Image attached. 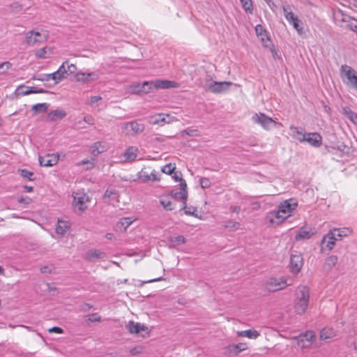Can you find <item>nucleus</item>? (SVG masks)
<instances>
[{"label": "nucleus", "instance_id": "obj_1", "mask_svg": "<svg viewBox=\"0 0 357 357\" xmlns=\"http://www.w3.org/2000/svg\"><path fill=\"white\" fill-rule=\"evenodd\" d=\"M297 205V202L291 199L281 202L277 211H272L268 214V218L270 222L273 225L280 224L291 216Z\"/></svg>", "mask_w": 357, "mask_h": 357}, {"label": "nucleus", "instance_id": "obj_2", "mask_svg": "<svg viewBox=\"0 0 357 357\" xmlns=\"http://www.w3.org/2000/svg\"><path fill=\"white\" fill-rule=\"evenodd\" d=\"M310 290L306 286H299L295 293L294 307L298 314H303L307 309Z\"/></svg>", "mask_w": 357, "mask_h": 357}, {"label": "nucleus", "instance_id": "obj_3", "mask_svg": "<svg viewBox=\"0 0 357 357\" xmlns=\"http://www.w3.org/2000/svg\"><path fill=\"white\" fill-rule=\"evenodd\" d=\"M181 188L179 191L177 190H172L169 195L174 199L175 200H181V209L184 210V213L186 215H193L195 216V213L197 211L195 207H188L186 206V200L188 197L187 192H186V183L184 180L181 179Z\"/></svg>", "mask_w": 357, "mask_h": 357}, {"label": "nucleus", "instance_id": "obj_4", "mask_svg": "<svg viewBox=\"0 0 357 357\" xmlns=\"http://www.w3.org/2000/svg\"><path fill=\"white\" fill-rule=\"evenodd\" d=\"M293 284L292 280L286 277L267 278L263 283L265 289L269 292H275L285 289Z\"/></svg>", "mask_w": 357, "mask_h": 357}, {"label": "nucleus", "instance_id": "obj_5", "mask_svg": "<svg viewBox=\"0 0 357 357\" xmlns=\"http://www.w3.org/2000/svg\"><path fill=\"white\" fill-rule=\"evenodd\" d=\"M340 76L347 86L357 91V72L352 67L347 64L342 65Z\"/></svg>", "mask_w": 357, "mask_h": 357}, {"label": "nucleus", "instance_id": "obj_6", "mask_svg": "<svg viewBox=\"0 0 357 357\" xmlns=\"http://www.w3.org/2000/svg\"><path fill=\"white\" fill-rule=\"evenodd\" d=\"M253 123L260 126L264 130L269 131L276 126H282V123L273 119L264 113H255L251 118Z\"/></svg>", "mask_w": 357, "mask_h": 357}, {"label": "nucleus", "instance_id": "obj_7", "mask_svg": "<svg viewBox=\"0 0 357 357\" xmlns=\"http://www.w3.org/2000/svg\"><path fill=\"white\" fill-rule=\"evenodd\" d=\"M232 85L233 83L231 82H215L207 79L206 80L205 87L206 90L212 93H221L228 91Z\"/></svg>", "mask_w": 357, "mask_h": 357}, {"label": "nucleus", "instance_id": "obj_8", "mask_svg": "<svg viewBox=\"0 0 357 357\" xmlns=\"http://www.w3.org/2000/svg\"><path fill=\"white\" fill-rule=\"evenodd\" d=\"M296 344L301 349L309 348L315 340V334L312 331H307L298 336L293 337Z\"/></svg>", "mask_w": 357, "mask_h": 357}, {"label": "nucleus", "instance_id": "obj_9", "mask_svg": "<svg viewBox=\"0 0 357 357\" xmlns=\"http://www.w3.org/2000/svg\"><path fill=\"white\" fill-rule=\"evenodd\" d=\"M73 206L75 210L82 213L87 208L86 204L89 202V197L84 192L73 193Z\"/></svg>", "mask_w": 357, "mask_h": 357}, {"label": "nucleus", "instance_id": "obj_10", "mask_svg": "<svg viewBox=\"0 0 357 357\" xmlns=\"http://www.w3.org/2000/svg\"><path fill=\"white\" fill-rule=\"evenodd\" d=\"M178 119L169 114L159 113L149 117V123L151 125L163 126L177 121Z\"/></svg>", "mask_w": 357, "mask_h": 357}, {"label": "nucleus", "instance_id": "obj_11", "mask_svg": "<svg viewBox=\"0 0 357 357\" xmlns=\"http://www.w3.org/2000/svg\"><path fill=\"white\" fill-rule=\"evenodd\" d=\"M122 130L126 135H135L142 132L145 126L143 123L132 121L125 122L121 126Z\"/></svg>", "mask_w": 357, "mask_h": 357}, {"label": "nucleus", "instance_id": "obj_12", "mask_svg": "<svg viewBox=\"0 0 357 357\" xmlns=\"http://www.w3.org/2000/svg\"><path fill=\"white\" fill-rule=\"evenodd\" d=\"M137 178L142 183L158 181L160 180V174L155 169L150 170L149 167H144L137 173Z\"/></svg>", "mask_w": 357, "mask_h": 357}, {"label": "nucleus", "instance_id": "obj_13", "mask_svg": "<svg viewBox=\"0 0 357 357\" xmlns=\"http://www.w3.org/2000/svg\"><path fill=\"white\" fill-rule=\"evenodd\" d=\"M47 36L46 31L38 32L30 31L26 34V43L28 45L33 46L46 41Z\"/></svg>", "mask_w": 357, "mask_h": 357}, {"label": "nucleus", "instance_id": "obj_14", "mask_svg": "<svg viewBox=\"0 0 357 357\" xmlns=\"http://www.w3.org/2000/svg\"><path fill=\"white\" fill-rule=\"evenodd\" d=\"M297 140L300 142H307L314 147H319L322 144V137L317 132H307L303 135V137H298Z\"/></svg>", "mask_w": 357, "mask_h": 357}, {"label": "nucleus", "instance_id": "obj_15", "mask_svg": "<svg viewBox=\"0 0 357 357\" xmlns=\"http://www.w3.org/2000/svg\"><path fill=\"white\" fill-rule=\"evenodd\" d=\"M283 11L285 18L288 22L293 26V27L296 30L299 35H302L303 33V29L301 25V20L297 17H296L291 10H289V7L284 6Z\"/></svg>", "mask_w": 357, "mask_h": 357}, {"label": "nucleus", "instance_id": "obj_16", "mask_svg": "<svg viewBox=\"0 0 357 357\" xmlns=\"http://www.w3.org/2000/svg\"><path fill=\"white\" fill-rule=\"evenodd\" d=\"M336 241L337 238L335 237V233L333 232L331 230L329 233L325 235L321 240V251H331L334 248Z\"/></svg>", "mask_w": 357, "mask_h": 357}, {"label": "nucleus", "instance_id": "obj_17", "mask_svg": "<svg viewBox=\"0 0 357 357\" xmlns=\"http://www.w3.org/2000/svg\"><path fill=\"white\" fill-rule=\"evenodd\" d=\"M303 265V257L301 255H292L290 258V270L291 273L297 274Z\"/></svg>", "mask_w": 357, "mask_h": 357}, {"label": "nucleus", "instance_id": "obj_18", "mask_svg": "<svg viewBox=\"0 0 357 357\" xmlns=\"http://www.w3.org/2000/svg\"><path fill=\"white\" fill-rule=\"evenodd\" d=\"M59 154H47L39 157L40 165L44 167H52L58 163Z\"/></svg>", "mask_w": 357, "mask_h": 357}, {"label": "nucleus", "instance_id": "obj_19", "mask_svg": "<svg viewBox=\"0 0 357 357\" xmlns=\"http://www.w3.org/2000/svg\"><path fill=\"white\" fill-rule=\"evenodd\" d=\"M255 32L261 45L265 47H270L271 41L267 35L266 31L261 25L258 24L255 26Z\"/></svg>", "mask_w": 357, "mask_h": 357}, {"label": "nucleus", "instance_id": "obj_20", "mask_svg": "<svg viewBox=\"0 0 357 357\" xmlns=\"http://www.w3.org/2000/svg\"><path fill=\"white\" fill-rule=\"evenodd\" d=\"M66 65L67 61L63 62L56 72L52 73L54 84H56L59 82H60L68 75Z\"/></svg>", "mask_w": 357, "mask_h": 357}, {"label": "nucleus", "instance_id": "obj_21", "mask_svg": "<svg viewBox=\"0 0 357 357\" xmlns=\"http://www.w3.org/2000/svg\"><path fill=\"white\" fill-rule=\"evenodd\" d=\"M126 328L132 334H138L142 331H147L146 326L134 321H129L126 325Z\"/></svg>", "mask_w": 357, "mask_h": 357}, {"label": "nucleus", "instance_id": "obj_22", "mask_svg": "<svg viewBox=\"0 0 357 357\" xmlns=\"http://www.w3.org/2000/svg\"><path fill=\"white\" fill-rule=\"evenodd\" d=\"M70 223L68 220H59L56 225L55 231L57 234L63 236L70 229Z\"/></svg>", "mask_w": 357, "mask_h": 357}, {"label": "nucleus", "instance_id": "obj_23", "mask_svg": "<svg viewBox=\"0 0 357 357\" xmlns=\"http://www.w3.org/2000/svg\"><path fill=\"white\" fill-rule=\"evenodd\" d=\"M43 89H36L35 87L26 86H20L16 89L17 95L20 96H27L31 93H43Z\"/></svg>", "mask_w": 357, "mask_h": 357}, {"label": "nucleus", "instance_id": "obj_24", "mask_svg": "<svg viewBox=\"0 0 357 357\" xmlns=\"http://www.w3.org/2000/svg\"><path fill=\"white\" fill-rule=\"evenodd\" d=\"M154 84L155 90L176 88L178 86L176 82L169 80L156 79L154 80Z\"/></svg>", "mask_w": 357, "mask_h": 357}, {"label": "nucleus", "instance_id": "obj_25", "mask_svg": "<svg viewBox=\"0 0 357 357\" xmlns=\"http://www.w3.org/2000/svg\"><path fill=\"white\" fill-rule=\"evenodd\" d=\"M104 198L107 199V202L113 205L119 202L118 192L113 188L107 189L104 195Z\"/></svg>", "mask_w": 357, "mask_h": 357}, {"label": "nucleus", "instance_id": "obj_26", "mask_svg": "<svg viewBox=\"0 0 357 357\" xmlns=\"http://www.w3.org/2000/svg\"><path fill=\"white\" fill-rule=\"evenodd\" d=\"M76 79L78 82H87L92 80H96L98 75L96 73H77Z\"/></svg>", "mask_w": 357, "mask_h": 357}, {"label": "nucleus", "instance_id": "obj_27", "mask_svg": "<svg viewBox=\"0 0 357 357\" xmlns=\"http://www.w3.org/2000/svg\"><path fill=\"white\" fill-rule=\"evenodd\" d=\"M105 253L99 250H90L84 254V259L88 261H93L105 257Z\"/></svg>", "mask_w": 357, "mask_h": 357}, {"label": "nucleus", "instance_id": "obj_28", "mask_svg": "<svg viewBox=\"0 0 357 357\" xmlns=\"http://www.w3.org/2000/svg\"><path fill=\"white\" fill-rule=\"evenodd\" d=\"M135 220L136 218L133 217L123 218L116 223V227L120 231H125Z\"/></svg>", "mask_w": 357, "mask_h": 357}, {"label": "nucleus", "instance_id": "obj_29", "mask_svg": "<svg viewBox=\"0 0 357 357\" xmlns=\"http://www.w3.org/2000/svg\"><path fill=\"white\" fill-rule=\"evenodd\" d=\"M248 349L247 344L243 342L238 344H230L227 347V351L233 355H238L240 352L243 351Z\"/></svg>", "mask_w": 357, "mask_h": 357}, {"label": "nucleus", "instance_id": "obj_30", "mask_svg": "<svg viewBox=\"0 0 357 357\" xmlns=\"http://www.w3.org/2000/svg\"><path fill=\"white\" fill-rule=\"evenodd\" d=\"M335 336L336 331L333 328H324L319 333V339L324 341H327Z\"/></svg>", "mask_w": 357, "mask_h": 357}, {"label": "nucleus", "instance_id": "obj_31", "mask_svg": "<svg viewBox=\"0 0 357 357\" xmlns=\"http://www.w3.org/2000/svg\"><path fill=\"white\" fill-rule=\"evenodd\" d=\"M143 85L142 82H135L126 87V92L129 94H141L142 93Z\"/></svg>", "mask_w": 357, "mask_h": 357}, {"label": "nucleus", "instance_id": "obj_32", "mask_svg": "<svg viewBox=\"0 0 357 357\" xmlns=\"http://www.w3.org/2000/svg\"><path fill=\"white\" fill-rule=\"evenodd\" d=\"M236 334L238 337H245L252 340L257 339L260 335L259 333L255 329L237 331Z\"/></svg>", "mask_w": 357, "mask_h": 357}, {"label": "nucleus", "instance_id": "obj_33", "mask_svg": "<svg viewBox=\"0 0 357 357\" xmlns=\"http://www.w3.org/2000/svg\"><path fill=\"white\" fill-rule=\"evenodd\" d=\"M138 153L139 150L137 147L130 146L126 150L123 155L126 160L133 161L137 158Z\"/></svg>", "mask_w": 357, "mask_h": 357}, {"label": "nucleus", "instance_id": "obj_34", "mask_svg": "<svg viewBox=\"0 0 357 357\" xmlns=\"http://www.w3.org/2000/svg\"><path fill=\"white\" fill-rule=\"evenodd\" d=\"M337 257L331 255L327 257L325 260L323 268L325 271H330L337 263Z\"/></svg>", "mask_w": 357, "mask_h": 357}, {"label": "nucleus", "instance_id": "obj_35", "mask_svg": "<svg viewBox=\"0 0 357 357\" xmlns=\"http://www.w3.org/2000/svg\"><path fill=\"white\" fill-rule=\"evenodd\" d=\"M66 113L63 110H59V109H55L53 111H51L48 115L47 118L50 121H55L59 119H63L64 116H66Z\"/></svg>", "mask_w": 357, "mask_h": 357}, {"label": "nucleus", "instance_id": "obj_36", "mask_svg": "<svg viewBox=\"0 0 357 357\" xmlns=\"http://www.w3.org/2000/svg\"><path fill=\"white\" fill-rule=\"evenodd\" d=\"M332 231L335 233L336 238L339 237L340 238L349 236L352 234V229L349 227L335 228L332 229Z\"/></svg>", "mask_w": 357, "mask_h": 357}, {"label": "nucleus", "instance_id": "obj_37", "mask_svg": "<svg viewBox=\"0 0 357 357\" xmlns=\"http://www.w3.org/2000/svg\"><path fill=\"white\" fill-rule=\"evenodd\" d=\"M52 54V50L51 47H45L39 49L36 52V56L37 58H49Z\"/></svg>", "mask_w": 357, "mask_h": 357}, {"label": "nucleus", "instance_id": "obj_38", "mask_svg": "<svg viewBox=\"0 0 357 357\" xmlns=\"http://www.w3.org/2000/svg\"><path fill=\"white\" fill-rule=\"evenodd\" d=\"M90 149L93 155H97L99 153H103L106 148L101 142H97L91 146Z\"/></svg>", "mask_w": 357, "mask_h": 357}, {"label": "nucleus", "instance_id": "obj_39", "mask_svg": "<svg viewBox=\"0 0 357 357\" xmlns=\"http://www.w3.org/2000/svg\"><path fill=\"white\" fill-rule=\"evenodd\" d=\"M76 166H77V167L84 166L83 167V170L87 171V170L92 169L94 167L95 164H94L93 160L84 159L80 162H77Z\"/></svg>", "mask_w": 357, "mask_h": 357}, {"label": "nucleus", "instance_id": "obj_40", "mask_svg": "<svg viewBox=\"0 0 357 357\" xmlns=\"http://www.w3.org/2000/svg\"><path fill=\"white\" fill-rule=\"evenodd\" d=\"M160 204L167 211H172L174 208L175 204L169 200L168 197H160Z\"/></svg>", "mask_w": 357, "mask_h": 357}, {"label": "nucleus", "instance_id": "obj_41", "mask_svg": "<svg viewBox=\"0 0 357 357\" xmlns=\"http://www.w3.org/2000/svg\"><path fill=\"white\" fill-rule=\"evenodd\" d=\"M142 93H152L155 91L154 81H144L142 82Z\"/></svg>", "mask_w": 357, "mask_h": 357}, {"label": "nucleus", "instance_id": "obj_42", "mask_svg": "<svg viewBox=\"0 0 357 357\" xmlns=\"http://www.w3.org/2000/svg\"><path fill=\"white\" fill-rule=\"evenodd\" d=\"M343 114L349 119L352 123H356L357 121V115L349 107L343 108Z\"/></svg>", "mask_w": 357, "mask_h": 357}, {"label": "nucleus", "instance_id": "obj_43", "mask_svg": "<svg viewBox=\"0 0 357 357\" xmlns=\"http://www.w3.org/2000/svg\"><path fill=\"white\" fill-rule=\"evenodd\" d=\"M224 227L229 231H236L241 229V224L238 222L228 220L225 222Z\"/></svg>", "mask_w": 357, "mask_h": 357}, {"label": "nucleus", "instance_id": "obj_44", "mask_svg": "<svg viewBox=\"0 0 357 357\" xmlns=\"http://www.w3.org/2000/svg\"><path fill=\"white\" fill-rule=\"evenodd\" d=\"M169 241L173 245L176 246L184 244L185 243V238L183 236H172L169 238Z\"/></svg>", "mask_w": 357, "mask_h": 357}, {"label": "nucleus", "instance_id": "obj_45", "mask_svg": "<svg viewBox=\"0 0 357 357\" xmlns=\"http://www.w3.org/2000/svg\"><path fill=\"white\" fill-rule=\"evenodd\" d=\"M311 234L309 231L303 229V228H301L297 235L296 236V239L297 241H299V240H303V239H308L311 237Z\"/></svg>", "mask_w": 357, "mask_h": 357}, {"label": "nucleus", "instance_id": "obj_46", "mask_svg": "<svg viewBox=\"0 0 357 357\" xmlns=\"http://www.w3.org/2000/svg\"><path fill=\"white\" fill-rule=\"evenodd\" d=\"M49 105L47 103H38L32 106V110L36 113H42L47 110Z\"/></svg>", "mask_w": 357, "mask_h": 357}, {"label": "nucleus", "instance_id": "obj_47", "mask_svg": "<svg viewBox=\"0 0 357 357\" xmlns=\"http://www.w3.org/2000/svg\"><path fill=\"white\" fill-rule=\"evenodd\" d=\"M290 130L292 132V137L296 140L298 137H303V135L307 134L301 128L295 127L294 126H290Z\"/></svg>", "mask_w": 357, "mask_h": 357}, {"label": "nucleus", "instance_id": "obj_48", "mask_svg": "<svg viewBox=\"0 0 357 357\" xmlns=\"http://www.w3.org/2000/svg\"><path fill=\"white\" fill-rule=\"evenodd\" d=\"M13 65L9 61H4L0 63V75H6L12 68Z\"/></svg>", "mask_w": 357, "mask_h": 357}, {"label": "nucleus", "instance_id": "obj_49", "mask_svg": "<svg viewBox=\"0 0 357 357\" xmlns=\"http://www.w3.org/2000/svg\"><path fill=\"white\" fill-rule=\"evenodd\" d=\"M176 169L175 164L169 163L163 166L161 171L166 174H172Z\"/></svg>", "mask_w": 357, "mask_h": 357}, {"label": "nucleus", "instance_id": "obj_50", "mask_svg": "<svg viewBox=\"0 0 357 357\" xmlns=\"http://www.w3.org/2000/svg\"><path fill=\"white\" fill-rule=\"evenodd\" d=\"M244 10L248 13H252V3L251 0H240Z\"/></svg>", "mask_w": 357, "mask_h": 357}, {"label": "nucleus", "instance_id": "obj_51", "mask_svg": "<svg viewBox=\"0 0 357 357\" xmlns=\"http://www.w3.org/2000/svg\"><path fill=\"white\" fill-rule=\"evenodd\" d=\"M20 174H21V176L24 178H26L27 179H29V181H32L33 180V173L31 171H29L27 169H22L20 170Z\"/></svg>", "mask_w": 357, "mask_h": 357}, {"label": "nucleus", "instance_id": "obj_52", "mask_svg": "<svg viewBox=\"0 0 357 357\" xmlns=\"http://www.w3.org/2000/svg\"><path fill=\"white\" fill-rule=\"evenodd\" d=\"M102 100V97L100 96H91L89 100V105L91 107H95L97 103Z\"/></svg>", "mask_w": 357, "mask_h": 357}, {"label": "nucleus", "instance_id": "obj_53", "mask_svg": "<svg viewBox=\"0 0 357 357\" xmlns=\"http://www.w3.org/2000/svg\"><path fill=\"white\" fill-rule=\"evenodd\" d=\"M199 183L202 188H207L211 185L210 180L205 177L200 178Z\"/></svg>", "mask_w": 357, "mask_h": 357}, {"label": "nucleus", "instance_id": "obj_54", "mask_svg": "<svg viewBox=\"0 0 357 357\" xmlns=\"http://www.w3.org/2000/svg\"><path fill=\"white\" fill-rule=\"evenodd\" d=\"M187 135L189 136H197L198 135V131L197 130L193 129H186L182 132V135Z\"/></svg>", "mask_w": 357, "mask_h": 357}, {"label": "nucleus", "instance_id": "obj_55", "mask_svg": "<svg viewBox=\"0 0 357 357\" xmlns=\"http://www.w3.org/2000/svg\"><path fill=\"white\" fill-rule=\"evenodd\" d=\"M88 320L91 322L100 321L101 317L97 314H92L89 316Z\"/></svg>", "mask_w": 357, "mask_h": 357}, {"label": "nucleus", "instance_id": "obj_56", "mask_svg": "<svg viewBox=\"0 0 357 357\" xmlns=\"http://www.w3.org/2000/svg\"><path fill=\"white\" fill-rule=\"evenodd\" d=\"M66 69L68 71V75H69V74H72V73H75V71L76 70L77 68H76L75 65L69 64L68 62L67 61Z\"/></svg>", "mask_w": 357, "mask_h": 357}, {"label": "nucleus", "instance_id": "obj_57", "mask_svg": "<svg viewBox=\"0 0 357 357\" xmlns=\"http://www.w3.org/2000/svg\"><path fill=\"white\" fill-rule=\"evenodd\" d=\"M38 79L43 81V82H48L50 80H53V77L52 75V73L50 74H45L43 75L40 78H38Z\"/></svg>", "mask_w": 357, "mask_h": 357}, {"label": "nucleus", "instance_id": "obj_58", "mask_svg": "<svg viewBox=\"0 0 357 357\" xmlns=\"http://www.w3.org/2000/svg\"><path fill=\"white\" fill-rule=\"evenodd\" d=\"M48 332L52 333H59V334H61L63 332V329L61 328H59V327H57V326H54V327H52V328H50L48 329Z\"/></svg>", "mask_w": 357, "mask_h": 357}, {"label": "nucleus", "instance_id": "obj_59", "mask_svg": "<svg viewBox=\"0 0 357 357\" xmlns=\"http://www.w3.org/2000/svg\"><path fill=\"white\" fill-rule=\"evenodd\" d=\"M142 351V347L141 346L135 347L130 349V354L132 355H135L139 354Z\"/></svg>", "mask_w": 357, "mask_h": 357}, {"label": "nucleus", "instance_id": "obj_60", "mask_svg": "<svg viewBox=\"0 0 357 357\" xmlns=\"http://www.w3.org/2000/svg\"><path fill=\"white\" fill-rule=\"evenodd\" d=\"M84 121L89 125H93L95 123L94 119L91 116H85Z\"/></svg>", "mask_w": 357, "mask_h": 357}, {"label": "nucleus", "instance_id": "obj_61", "mask_svg": "<svg viewBox=\"0 0 357 357\" xmlns=\"http://www.w3.org/2000/svg\"><path fill=\"white\" fill-rule=\"evenodd\" d=\"M19 202L20 203H23V204H29L30 202H31V199L29 198V197H26V198H23V197H21L18 199Z\"/></svg>", "mask_w": 357, "mask_h": 357}, {"label": "nucleus", "instance_id": "obj_62", "mask_svg": "<svg viewBox=\"0 0 357 357\" xmlns=\"http://www.w3.org/2000/svg\"><path fill=\"white\" fill-rule=\"evenodd\" d=\"M40 270H41L42 273H50L51 271L50 269L49 268V267H47V266H43V268H41Z\"/></svg>", "mask_w": 357, "mask_h": 357}, {"label": "nucleus", "instance_id": "obj_63", "mask_svg": "<svg viewBox=\"0 0 357 357\" xmlns=\"http://www.w3.org/2000/svg\"><path fill=\"white\" fill-rule=\"evenodd\" d=\"M240 211H241L240 206H234L232 208V212L236 213H238L240 212Z\"/></svg>", "mask_w": 357, "mask_h": 357}, {"label": "nucleus", "instance_id": "obj_64", "mask_svg": "<svg viewBox=\"0 0 357 357\" xmlns=\"http://www.w3.org/2000/svg\"><path fill=\"white\" fill-rule=\"evenodd\" d=\"M354 347L357 351V336L356 337L355 340H354Z\"/></svg>", "mask_w": 357, "mask_h": 357}]
</instances>
